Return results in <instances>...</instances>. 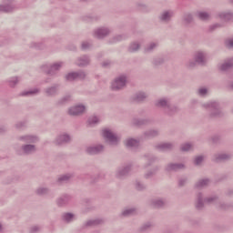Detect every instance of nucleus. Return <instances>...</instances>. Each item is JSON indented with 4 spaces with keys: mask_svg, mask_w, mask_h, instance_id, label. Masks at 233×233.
I'll list each match as a JSON object with an SVG mask.
<instances>
[{
    "mask_svg": "<svg viewBox=\"0 0 233 233\" xmlns=\"http://www.w3.org/2000/svg\"><path fill=\"white\" fill-rule=\"evenodd\" d=\"M155 106L160 108L164 116H167V117H174V116L179 113V106L172 104L167 97H162L156 100Z\"/></svg>",
    "mask_w": 233,
    "mask_h": 233,
    "instance_id": "1",
    "label": "nucleus"
},
{
    "mask_svg": "<svg viewBox=\"0 0 233 233\" xmlns=\"http://www.w3.org/2000/svg\"><path fill=\"white\" fill-rule=\"evenodd\" d=\"M202 106L208 111L209 119H221V117H225V112L221 110V105L219 102H208L203 104Z\"/></svg>",
    "mask_w": 233,
    "mask_h": 233,
    "instance_id": "2",
    "label": "nucleus"
},
{
    "mask_svg": "<svg viewBox=\"0 0 233 233\" xmlns=\"http://www.w3.org/2000/svg\"><path fill=\"white\" fill-rule=\"evenodd\" d=\"M216 203H219V198L218 196L214 195L205 198L202 192H198L197 194L195 207L197 210H203L205 205H216Z\"/></svg>",
    "mask_w": 233,
    "mask_h": 233,
    "instance_id": "3",
    "label": "nucleus"
},
{
    "mask_svg": "<svg viewBox=\"0 0 233 233\" xmlns=\"http://www.w3.org/2000/svg\"><path fill=\"white\" fill-rule=\"evenodd\" d=\"M63 62L46 64L40 66V70L43 74H46V76H50L51 77H53L54 76H57V72L61 70Z\"/></svg>",
    "mask_w": 233,
    "mask_h": 233,
    "instance_id": "4",
    "label": "nucleus"
},
{
    "mask_svg": "<svg viewBox=\"0 0 233 233\" xmlns=\"http://www.w3.org/2000/svg\"><path fill=\"white\" fill-rule=\"evenodd\" d=\"M125 86H127V76L125 75H121L112 82L111 90L114 92H119V90H123Z\"/></svg>",
    "mask_w": 233,
    "mask_h": 233,
    "instance_id": "5",
    "label": "nucleus"
},
{
    "mask_svg": "<svg viewBox=\"0 0 233 233\" xmlns=\"http://www.w3.org/2000/svg\"><path fill=\"white\" fill-rule=\"evenodd\" d=\"M103 137L106 139V142L109 145L116 146L119 143V138L117 135H116L112 130L110 129H104L103 130Z\"/></svg>",
    "mask_w": 233,
    "mask_h": 233,
    "instance_id": "6",
    "label": "nucleus"
},
{
    "mask_svg": "<svg viewBox=\"0 0 233 233\" xmlns=\"http://www.w3.org/2000/svg\"><path fill=\"white\" fill-rule=\"evenodd\" d=\"M130 172H132V164H126L117 168L116 177H117V179H125V177L129 176Z\"/></svg>",
    "mask_w": 233,
    "mask_h": 233,
    "instance_id": "7",
    "label": "nucleus"
},
{
    "mask_svg": "<svg viewBox=\"0 0 233 233\" xmlns=\"http://www.w3.org/2000/svg\"><path fill=\"white\" fill-rule=\"evenodd\" d=\"M37 152V147L34 144H24L21 146V152L18 156H32Z\"/></svg>",
    "mask_w": 233,
    "mask_h": 233,
    "instance_id": "8",
    "label": "nucleus"
},
{
    "mask_svg": "<svg viewBox=\"0 0 233 233\" xmlns=\"http://www.w3.org/2000/svg\"><path fill=\"white\" fill-rule=\"evenodd\" d=\"M17 140L25 143V145H35V143H39V137L35 135H23L18 137Z\"/></svg>",
    "mask_w": 233,
    "mask_h": 233,
    "instance_id": "9",
    "label": "nucleus"
},
{
    "mask_svg": "<svg viewBox=\"0 0 233 233\" xmlns=\"http://www.w3.org/2000/svg\"><path fill=\"white\" fill-rule=\"evenodd\" d=\"M172 17H174V10L167 9L162 11L158 15V20L160 23H166L168 24L170 21H172Z\"/></svg>",
    "mask_w": 233,
    "mask_h": 233,
    "instance_id": "10",
    "label": "nucleus"
},
{
    "mask_svg": "<svg viewBox=\"0 0 233 233\" xmlns=\"http://www.w3.org/2000/svg\"><path fill=\"white\" fill-rule=\"evenodd\" d=\"M193 57L195 59V61L198 62V65H199L200 66H205L207 65V57H208V54L205 51H197L194 53Z\"/></svg>",
    "mask_w": 233,
    "mask_h": 233,
    "instance_id": "11",
    "label": "nucleus"
},
{
    "mask_svg": "<svg viewBox=\"0 0 233 233\" xmlns=\"http://www.w3.org/2000/svg\"><path fill=\"white\" fill-rule=\"evenodd\" d=\"M59 88H61L60 84H53L51 86L44 89V94L46 97H56L59 94Z\"/></svg>",
    "mask_w": 233,
    "mask_h": 233,
    "instance_id": "12",
    "label": "nucleus"
},
{
    "mask_svg": "<svg viewBox=\"0 0 233 233\" xmlns=\"http://www.w3.org/2000/svg\"><path fill=\"white\" fill-rule=\"evenodd\" d=\"M15 9V0H4V5H0V12H14Z\"/></svg>",
    "mask_w": 233,
    "mask_h": 233,
    "instance_id": "13",
    "label": "nucleus"
},
{
    "mask_svg": "<svg viewBox=\"0 0 233 233\" xmlns=\"http://www.w3.org/2000/svg\"><path fill=\"white\" fill-rule=\"evenodd\" d=\"M86 73L85 71L71 72L66 76V81H76V79H85Z\"/></svg>",
    "mask_w": 233,
    "mask_h": 233,
    "instance_id": "14",
    "label": "nucleus"
},
{
    "mask_svg": "<svg viewBox=\"0 0 233 233\" xmlns=\"http://www.w3.org/2000/svg\"><path fill=\"white\" fill-rule=\"evenodd\" d=\"M85 110H86V107L84 105H76L68 109L69 116H82V114H85Z\"/></svg>",
    "mask_w": 233,
    "mask_h": 233,
    "instance_id": "15",
    "label": "nucleus"
},
{
    "mask_svg": "<svg viewBox=\"0 0 233 233\" xmlns=\"http://www.w3.org/2000/svg\"><path fill=\"white\" fill-rule=\"evenodd\" d=\"M232 155L228 153H217L213 156V161L215 163H223L225 161H230Z\"/></svg>",
    "mask_w": 233,
    "mask_h": 233,
    "instance_id": "16",
    "label": "nucleus"
},
{
    "mask_svg": "<svg viewBox=\"0 0 233 233\" xmlns=\"http://www.w3.org/2000/svg\"><path fill=\"white\" fill-rule=\"evenodd\" d=\"M110 35V29L108 27H100L96 28L94 31V37L96 39H105L107 35Z\"/></svg>",
    "mask_w": 233,
    "mask_h": 233,
    "instance_id": "17",
    "label": "nucleus"
},
{
    "mask_svg": "<svg viewBox=\"0 0 233 233\" xmlns=\"http://www.w3.org/2000/svg\"><path fill=\"white\" fill-rule=\"evenodd\" d=\"M105 150V146L103 145H96V146H90L86 147V152L89 154V156H96L97 154H101Z\"/></svg>",
    "mask_w": 233,
    "mask_h": 233,
    "instance_id": "18",
    "label": "nucleus"
},
{
    "mask_svg": "<svg viewBox=\"0 0 233 233\" xmlns=\"http://www.w3.org/2000/svg\"><path fill=\"white\" fill-rule=\"evenodd\" d=\"M103 223L104 221L101 218L89 219L82 225V229L85 230V228H92V227H97L99 225H103Z\"/></svg>",
    "mask_w": 233,
    "mask_h": 233,
    "instance_id": "19",
    "label": "nucleus"
},
{
    "mask_svg": "<svg viewBox=\"0 0 233 233\" xmlns=\"http://www.w3.org/2000/svg\"><path fill=\"white\" fill-rule=\"evenodd\" d=\"M70 141H72V138L70 137V135L68 134H62L59 135L56 141H55V145H57L58 147H61L62 145H66L68 143H70Z\"/></svg>",
    "mask_w": 233,
    "mask_h": 233,
    "instance_id": "20",
    "label": "nucleus"
},
{
    "mask_svg": "<svg viewBox=\"0 0 233 233\" xmlns=\"http://www.w3.org/2000/svg\"><path fill=\"white\" fill-rule=\"evenodd\" d=\"M185 166L182 163H169L167 165L166 172H178V170H184Z\"/></svg>",
    "mask_w": 233,
    "mask_h": 233,
    "instance_id": "21",
    "label": "nucleus"
},
{
    "mask_svg": "<svg viewBox=\"0 0 233 233\" xmlns=\"http://www.w3.org/2000/svg\"><path fill=\"white\" fill-rule=\"evenodd\" d=\"M72 201V196L68 194L62 195L56 199L57 207H66Z\"/></svg>",
    "mask_w": 233,
    "mask_h": 233,
    "instance_id": "22",
    "label": "nucleus"
},
{
    "mask_svg": "<svg viewBox=\"0 0 233 233\" xmlns=\"http://www.w3.org/2000/svg\"><path fill=\"white\" fill-rule=\"evenodd\" d=\"M156 148L161 152H170V150H174V143L167 142L158 144L156 146Z\"/></svg>",
    "mask_w": 233,
    "mask_h": 233,
    "instance_id": "23",
    "label": "nucleus"
},
{
    "mask_svg": "<svg viewBox=\"0 0 233 233\" xmlns=\"http://www.w3.org/2000/svg\"><path fill=\"white\" fill-rule=\"evenodd\" d=\"M147 97H148V95L147 93L138 92L131 97V101L133 103H143V101H145V99H147Z\"/></svg>",
    "mask_w": 233,
    "mask_h": 233,
    "instance_id": "24",
    "label": "nucleus"
},
{
    "mask_svg": "<svg viewBox=\"0 0 233 233\" xmlns=\"http://www.w3.org/2000/svg\"><path fill=\"white\" fill-rule=\"evenodd\" d=\"M167 203H168L167 198H155L151 200V205L155 208H163V207H167Z\"/></svg>",
    "mask_w": 233,
    "mask_h": 233,
    "instance_id": "25",
    "label": "nucleus"
},
{
    "mask_svg": "<svg viewBox=\"0 0 233 233\" xmlns=\"http://www.w3.org/2000/svg\"><path fill=\"white\" fill-rule=\"evenodd\" d=\"M74 178V173H67L58 177L57 183L59 185H65V183H70V179Z\"/></svg>",
    "mask_w": 233,
    "mask_h": 233,
    "instance_id": "26",
    "label": "nucleus"
},
{
    "mask_svg": "<svg viewBox=\"0 0 233 233\" xmlns=\"http://www.w3.org/2000/svg\"><path fill=\"white\" fill-rule=\"evenodd\" d=\"M144 157L146 161H147V163L144 166L145 168H148V167H152V165H154V163L157 161V157L152 154H146Z\"/></svg>",
    "mask_w": 233,
    "mask_h": 233,
    "instance_id": "27",
    "label": "nucleus"
},
{
    "mask_svg": "<svg viewBox=\"0 0 233 233\" xmlns=\"http://www.w3.org/2000/svg\"><path fill=\"white\" fill-rule=\"evenodd\" d=\"M145 139H152L154 137H157L159 136V130L157 129H148L143 134Z\"/></svg>",
    "mask_w": 233,
    "mask_h": 233,
    "instance_id": "28",
    "label": "nucleus"
},
{
    "mask_svg": "<svg viewBox=\"0 0 233 233\" xmlns=\"http://www.w3.org/2000/svg\"><path fill=\"white\" fill-rule=\"evenodd\" d=\"M159 46V43L158 42H150L149 44H147L145 48H144V54H152V52L154 50H156V48H157Z\"/></svg>",
    "mask_w": 233,
    "mask_h": 233,
    "instance_id": "29",
    "label": "nucleus"
},
{
    "mask_svg": "<svg viewBox=\"0 0 233 233\" xmlns=\"http://www.w3.org/2000/svg\"><path fill=\"white\" fill-rule=\"evenodd\" d=\"M76 65L78 66H88L90 65V57L86 55L80 56L77 59Z\"/></svg>",
    "mask_w": 233,
    "mask_h": 233,
    "instance_id": "30",
    "label": "nucleus"
},
{
    "mask_svg": "<svg viewBox=\"0 0 233 233\" xmlns=\"http://www.w3.org/2000/svg\"><path fill=\"white\" fill-rule=\"evenodd\" d=\"M126 147L127 148H137V147H139V139L127 138L126 140Z\"/></svg>",
    "mask_w": 233,
    "mask_h": 233,
    "instance_id": "31",
    "label": "nucleus"
},
{
    "mask_svg": "<svg viewBox=\"0 0 233 233\" xmlns=\"http://www.w3.org/2000/svg\"><path fill=\"white\" fill-rule=\"evenodd\" d=\"M132 123L135 127H143V125H148L150 123V119L148 118H134Z\"/></svg>",
    "mask_w": 233,
    "mask_h": 233,
    "instance_id": "32",
    "label": "nucleus"
},
{
    "mask_svg": "<svg viewBox=\"0 0 233 233\" xmlns=\"http://www.w3.org/2000/svg\"><path fill=\"white\" fill-rule=\"evenodd\" d=\"M233 67V57L228 59L224 64L220 66V70L222 72H227V70H230Z\"/></svg>",
    "mask_w": 233,
    "mask_h": 233,
    "instance_id": "33",
    "label": "nucleus"
},
{
    "mask_svg": "<svg viewBox=\"0 0 233 233\" xmlns=\"http://www.w3.org/2000/svg\"><path fill=\"white\" fill-rule=\"evenodd\" d=\"M141 49V44L137 41L132 42L128 46V52L131 54L134 52H139Z\"/></svg>",
    "mask_w": 233,
    "mask_h": 233,
    "instance_id": "34",
    "label": "nucleus"
},
{
    "mask_svg": "<svg viewBox=\"0 0 233 233\" xmlns=\"http://www.w3.org/2000/svg\"><path fill=\"white\" fill-rule=\"evenodd\" d=\"M136 214H137V209L136 208H126L122 212L124 218H129V216H134Z\"/></svg>",
    "mask_w": 233,
    "mask_h": 233,
    "instance_id": "35",
    "label": "nucleus"
},
{
    "mask_svg": "<svg viewBox=\"0 0 233 233\" xmlns=\"http://www.w3.org/2000/svg\"><path fill=\"white\" fill-rule=\"evenodd\" d=\"M154 228V224L152 222L144 223L139 228V232H148Z\"/></svg>",
    "mask_w": 233,
    "mask_h": 233,
    "instance_id": "36",
    "label": "nucleus"
},
{
    "mask_svg": "<svg viewBox=\"0 0 233 233\" xmlns=\"http://www.w3.org/2000/svg\"><path fill=\"white\" fill-rule=\"evenodd\" d=\"M158 170H159V167L156 166L151 170H149L146 174H144L145 179H152V177L156 176V174H157Z\"/></svg>",
    "mask_w": 233,
    "mask_h": 233,
    "instance_id": "37",
    "label": "nucleus"
},
{
    "mask_svg": "<svg viewBox=\"0 0 233 233\" xmlns=\"http://www.w3.org/2000/svg\"><path fill=\"white\" fill-rule=\"evenodd\" d=\"M209 183H210V179L204 178V179L198 180L196 183L195 187L196 188H205V187H208Z\"/></svg>",
    "mask_w": 233,
    "mask_h": 233,
    "instance_id": "38",
    "label": "nucleus"
},
{
    "mask_svg": "<svg viewBox=\"0 0 233 233\" xmlns=\"http://www.w3.org/2000/svg\"><path fill=\"white\" fill-rule=\"evenodd\" d=\"M39 92H41V90L39 88H35V89L28 90V91H24V92L20 93V96H22L23 97L35 96V95L39 94Z\"/></svg>",
    "mask_w": 233,
    "mask_h": 233,
    "instance_id": "39",
    "label": "nucleus"
},
{
    "mask_svg": "<svg viewBox=\"0 0 233 233\" xmlns=\"http://www.w3.org/2000/svg\"><path fill=\"white\" fill-rule=\"evenodd\" d=\"M192 21H194V16L192 15V14L185 13L183 15V22L187 26H188V25H190Z\"/></svg>",
    "mask_w": 233,
    "mask_h": 233,
    "instance_id": "40",
    "label": "nucleus"
},
{
    "mask_svg": "<svg viewBox=\"0 0 233 233\" xmlns=\"http://www.w3.org/2000/svg\"><path fill=\"white\" fill-rule=\"evenodd\" d=\"M19 81H21V76H13L7 83L11 88H15V86L19 85Z\"/></svg>",
    "mask_w": 233,
    "mask_h": 233,
    "instance_id": "41",
    "label": "nucleus"
},
{
    "mask_svg": "<svg viewBox=\"0 0 233 233\" xmlns=\"http://www.w3.org/2000/svg\"><path fill=\"white\" fill-rule=\"evenodd\" d=\"M37 196H48L50 194V188L40 187L35 190Z\"/></svg>",
    "mask_w": 233,
    "mask_h": 233,
    "instance_id": "42",
    "label": "nucleus"
},
{
    "mask_svg": "<svg viewBox=\"0 0 233 233\" xmlns=\"http://www.w3.org/2000/svg\"><path fill=\"white\" fill-rule=\"evenodd\" d=\"M75 217L76 215H74V213H64L62 215V219L63 221H65V223H72V221H74Z\"/></svg>",
    "mask_w": 233,
    "mask_h": 233,
    "instance_id": "43",
    "label": "nucleus"
},
{
    "mask_svg": "<svg viewBox=\"0 0 233 233\" xmlns=\"http://www.w3.org/2000/svg\"><path fill=\"white\" fill-rule=\"evenodd\" d=\"M197 15L200 21H208V19H210V14L208 12L198 11Z\"/></svg>",
    "mask_w": 233,
    "mask_h": 233,
    "instance_id": "44",
    "label": "nucleus"
},
{
    "mask_svg": "<svg viewBox=\"0 0 233 233\" xmlns=\"http://www.w3.org/2000/svg\"><path fill=\"white\" fill-rule=\"evenodd\" d=\"M218 17L223 21H232L233 20V13H219Z\"/></svg>",
    "mask_w": 233,
    "mask_h": 233,
    "instance_id": "45",
    "label": "nucleus"
},
{
    "mask_svg": "<svg viewBox=\"0 0 233 233\" xmlns=\"http://www.w3.org/2000/svg\"><path fill=\"white\" fill-rule=\"evenodd\" d=\"M135 188L136 190H138L139 192H143V190H147V185H145V183L137 180L135 182Z\"/></svg>",
    "mask_w": 233,
    "mask_h": 233,
    "instance_id": "46",
    "label": "nucleus"
},
{
    "mask_svg": "<svg viewBox=\"0 0 233 233\" xmlns=\"http://www.w3.org/2000/svg\"><path fill=\"white\" fill-rule=\"evenodd\" d=\"M186 66L187 68H196V66H198V62L196 61V59L193 56V59H189L186 62Z\"/></svg>",
    "mask_w": 233,
    "mask_h": 233,
    "instance_id": "47",
    "label": "nucleus"
},
{
    "mask_svg": "<svg viewBox=\"0 0 233 233\" xmlns=\"http://www.w3.org/2000/svg\"><path fill=\"white\" fill-rule=\"evenodd\" d=\"M163 63H165V59H163V57H156L152 61V65L154 66H161V65H163Z\"/></svg>",
    "mask_w": 233,
    "mask_h": 233,
    "instance_id": "48",
    "label": "nucleus"
},
{
    "mask_svg": "<svg viewBox=\"0 0 233 233\" xmlns=\"http://www.w3.org/2000/svg\"><path fill=\"white\" fill-rule=\"evenodd\" d=\"M71 99H72V96L66 95V96H63L62 98H60L57 103L59 105H66V103H68Z\"/></svg>",
    "mask_w": 233,
    "mask_h": 233,
    "instance_id": "49",
    "label": "nucleus"
},
{
    "mask_svg": "<svg viewBox=\"0 0 233 233\" xmlns=\"http://www.w3.org/2000/svg\"><path fill=\"white\" fill-rule=\"evenodd\" d=\"M123 39H125V36H123V35H118L113 36L109 40V43H119V41H123Z\"/></svg>",
    "mask_w": 233,
    "mask_h": 233,
    "instance_id": "50",
    "label": "nucleus"
},
{
    "mask_svg": "<svg viewBox=\"0 0 233 233\" xmlns=\"http://www.w3.org/2000/svg\"><path fill=\"white\" fill-rule=\"evenodd\" d=\"M99 123V118L97 116H91L88 118V124L91 127H94V125H97Z\"/></svg>",
    "mask_w": 233,
    "mask_h": 233,
    "instance_id": "51",
    "label": "nucleus"
},
{
    "mask_svg": "<svg viewBox=\"0 0 233 233\" xmlns=\"http://www.w3.org/2000/svg\"><path fill=\"white\" fill-rule=\"evenodd\" d=\"M211 141H212V143H214V145H219V143H221V136H219V135L212 136Z\"/></svg>",
    "mask_w": 233,
    "mask_h": 233,
    "instance_id": "52",
    "label": "nucleus"
},
{
    "mask_svg": "<svg viewBox=\"0 0 233 233\" xmlns=\"http://www.w3.org/2000/svg\"><path fill=\"white\" fill-rule=\"evenodd\" d=\"M82 50H89V48H92V42L84 41L81 45Z\"/></svg>",
    "mask_w": 233,
    "mask_h": 233,
    "instance_id": "53",
    "label": "nucleus"
},
{
    "mask_svg": "<svg viewBox=\"0 0 233 233\" xmlns=\"http://www.w3.org/2000/svg\"><path fill=\"white\" fill-rule=\"evenodd\" d=\"M190 148H192V144L190 143L182 144L180 147V150H182V152H188Z\"/></svg>",
    "mask_w": 233,
    "mask_h": 233,
    "instance_id": "54",
    "label": "nucleus"
},
{
    "mask_svg": "<svg viewBox=\"0 0 233 233\" xmlns=\"http://www.w3.org/2000/svg\"><path fill=\"white\" fill-rule=\"evenodd\" d=\"M198 94L201 96V97H205V96H207V94H208V89H207L206 87H200L198 90Z\"/></svg>",
    "mask_w": 233,
    "mask_h": 233,
    "instance_id": "55",
    "label": "nucleus"
},
{
    "mask_svg": "<svg viewBox=\"0 0 233 233\" xmlns=\"http://www.w3.org/2000/svg\"><path fill=\"white\" fill-rule=\"evenodd\" d=\"M188 181V178L187 177H181L178 179V187H185L187 185V182Z\"/></svg>",
    "mask_w": 233,
    "mask_h": 233,
    "instance_id": "56",
    "label": "nucleus"
},
{
    "mask_svg": "<svg viewBox=\"0 0 233 233\" xmlns=\"http://www.w3.org/2000/svg\"><path fill=\"white\" fill-rule=\"evenodd\" d=\"M203 163V156H198L195 157L194 165L199 166Z\"/></svg>",
    "mask_w": 233,
    "mask_h": 233,
    "instance_id": "57",
    "label": "nucleus"
},
{
    "mask_svg": "<svg viewBox=\"0 0 233 233\" xmlns=\"http://www.w3.org/2000/svg\"><path fill=\"white\" fill-rule=\"evenodd\" d=\"M41 231V226H33L30 228V233H37Z\"/></svg>",
    "mask_w": 233,
    "mask_h": 233,
    "instance_id": "58",
    "label": "nucleus"
},
{
    "mask_svg": "<svg viewBox=\"0 0 233 233\" xmlns=\"http://www.w3.org/2000/svg\"><path fill=\"white\" fill-rule=\"evenodd\" d=\"M223 26L222 24H214L213 25H210L209 30L210 32H214L217 28H221Z\"/></svg>",
    "mask_w": 233,
    "mask_h": 233,
    "instance_id": "59",
    "label": "nucleus"
},
{
    "mask_svg": "<svg viewBox=\"0 0 233 233\" xmlns=\"http://www.w3.org/2000/svg\"><path fill=\"white\" fill-rule=\"evenodd\" d=\"M26 123L25 122H18L15 124V128H25Z\"/></svg>",
    "mask_w": 233,
    "mask_h": 233,
    "instance_id": "60",
    "label": "nucleus"
},
{
    "mask_svg": "<svg viewBox=\"0 0 233 233\" xmlns=\"http://www.w3.org/2000/svg\"><path fill=\"white\" fill-rule=\"evenodd\" d=\"M110 65H112V62H110L109 60H106L102 63L103 68H106V67L110 66Z\"/></svg>",
    "mask_w": 233,
    "mask_h": 233,
    "instance_id": "61",
    "label": "nucleus"
},
{
    "mask_svg": "<svg viewBox=\"0 0 233 233\" xmlns=\"http://www.w3.org/2000/svg\"><path fill=\"white\" fill-rule=\"evenodd\" d=\"M32 46L35 47V48H38V49H41L43 48V44L39 43H33Z\"/></svg>",
    "mask_w": 233,
    "mask_h": 233,
    "instance_id": "62",
    "label": "nucleus"
},
{
    "mask_svg": "<svg viewBox=\"0 0 233 233\" xmlns=\"http://www.w3.org/2000/svg\"><path fill=\"white\" fill-rule=\"evenodd\" d=\"M6 127L1 126L0 127V134H6Z\"/></svg>",
    "mask_w": 233,
    "mask_h": 233,
    "instance_id": "63",
    "label": "nucleus"
},
{
    "mask_svg": "<svg viewBox=\"0 0 233 233\" xmlns=\"http://www.w3.org/2000/svg\"><path fill=\"white\" fill-rule=\"evenodd\" d=\"M228 46H230V48H233V39L228 40Z\"/></svg>",
    "mask_w": 233,
    "mask_h": 233,
    "instance_id": "64",
    "label": "nucleus"
}]
</instances>
